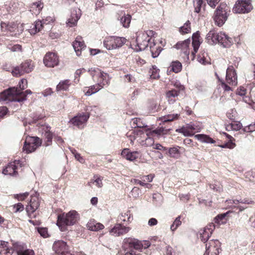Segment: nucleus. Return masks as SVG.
I'll use <instances>...</instances> for the list:
<instances>
[{
	"label": "nucleus",
	"instance_id": "1",
	"mask_svg": "<svg viewBox=\"0 0 255 255\" xmlns=\"http://www.w3.org/2000/svg\"><path fill=\"white\" fill-rule=\"evenodd\" d=\"M93 80L97 82L96 86L102 89L104 86H108L110 82L109 75L97 68H92L88 70Z\"/></svg>",
	"mask_w": 255,
	"mask_h": 255
},
{
	"label": "nucleus",
	"instance_id": "2",
	"mask_svg": "<svg viewBox=\"0 0 255 255\" xmlns=\"http://www.w3.org/2000/svg\"><path fill=\"white\" fill-rule=\"evenodd\" d=\"M222 88L225 91H233L232 87L237 85V75L233 66H229L226 71V82L219 79Z\"/></svg>",
	"mask_w": 255,
	"mask_h": 255
},
{
	"label": "nucleus",
	"instance_id": "3",
	"mask_svg": "<svg viewBox=\"0 0 255 255\" xmlns=\"http://www.w3.org/2000/svg\"><path fill=\"white\" fill-rule=\"evenodd\" d=\"M230 8L225 3H221L215 11L213 19L219 26H222L228 18Z\"/></svg>",
	"mask_w": 255,
	"mask_h": 255
},
{
	"label": "nucleus",
	"instance_id": "4",
	"mask_svg": "<svg viewBox=\"0 0 255 255\" xmlns=\"http://www.w3.org/2000/svg\"><path fill=\"white\" fill-rule=\"evenodd\" d=\"M97 109L96 106H88L86 108L85 111L86 113H82L77 115L73 118L70 122L74 126H76L79 128H83L86 126L88 120L90 115H93L92 111Z\"/></svg>",
	"mask_w": 255,
	"mask_h": 255
},
{
	"label": "nucleus",
	"instance_id": "5",
	"mask_svg": "<svg viewBox=\"0 0 255 255\" xmlns=\"http://www.w3.org/2000/svg\"><path fill=\"white\" fill-rule=\"evenodd\" d=\"M80 219L79 214L75 210H71L68 213H63L58 216L57 225L60 226H72Z\"/></svg>",
	"mask_w": 255,
	"mask_h": 255
},
{
	"label": "nucleus",
	"instance_id": "6",
	"mask_svg": "<svg viewBox=\"0 0 255 255\" xmlns=\"http://www.w3.org/2000/svg\"><path fill=\"white\" fill-rule=\"evenodd\" d=\"M0 26L2 31L9 32L10 35L12 36H17L23 32L24 29L23 24L14 22L7 23L1 22Z\"/></svg>",
	"mask_w": 255,
	"mask_h": 255
},
{
	"label": "nucleus",
	"instance_id": "7",
	"mask_svg": "<svg viewBox=\"0 0 255 255\" xmlns=\"http://www.w3.org/2000/svg\"><path fill=\"white\" fill-rule=\"evenodd\" d=\"M126 41L127 39L125 37L110 36L105 39L103 44L107 50H111L121 47Z\"/></svg>",
	"mask_w": 255,
	"mask_h": 255
},
{
	"label": "nucleus",
	"instance_id": "8",
	"mask_svg": "<svg viewBox=\"0 0 255 255\" xmlns=\"http://www.w3.org/2000/svg\"><path fill=\"white\" fill-rule=\"evenodd\" d=\"M33 62L31 60H27L22 62L19 66L13 68L12 74L13 76L19 77L25 73L31 72L34 68Z\"/></svg>",
	"mask_w": 255,
	"mask_h": 255
},
{
	"label": "nucleus",
	"instance_id": "9",
	"mask_svg": "<svg viewBox=\"0 0 255 255\" xmlns=\"http://www.w3.org/2000/svg\"><path fill=\"white\" fill-rule=\"evenodd\" d=\"M41 144V140L38 137H27L23 147L26 153H29L34 151Z\"/></svg>",
	"mask_w": 255,
	"mask_h": 255
},
{
	"label": "nucleus",
	"instance_id": "10",
	"mask_svg": "<svg viewBox=\"0 0 255 255\" xmlns=\"http://www.w3.org/2000/svg\"><path fill=\"white\" fill-rule=\"evenodd\" d=\"M151 38L149 35L145 32H140L136 38V47L135 50L136 51L144 50L148 46Z\"/></svg>",
	"mask_w": 255,
	"mask_h": 255
},
{
	"label": "nucleus",
	"instance_id": "11",
	"mask_svg": "<svg viewBox=\"0 0 255 255\" xmlns=\"http://www.w3.org/2000/svg\"><path fill=\"white\" fill-rule=\"evenodd\" d=\"M253 9L251 0H238L233 8L235 13H245Z\"/></svg>",
	"mask_w": 255,
	"mask_h": 255
},
{
	"label": "nucleus",
	"instance_id": "12",
	"mask_svg": "<svg viewBox=\"0 0 255 255\" xmlns=\"http://www.w3.org/2000/svg\"><path fill=\"white\" fill-rule=\"evenodd\" d=\"M221 243L218 240H209L206 244V252L204 255H218Z\"/></svg>",
	"mask_w": 255,
	"mask_h": 255
},
{
	"label": "nucleus",
	"instance_id": "13",
	"mask_svg": "<svg viewBox=\"0 0 255 255\" xmlns=\"http://www.w3.org/2000/svg\"><path fill=\"white\" fill-rule=\"evenodd\" d=\"M43 63L45 66L47 67H54L59 64V57L56 53L49 52L44 57Z\"/></svg>",
	"mask_w": 255,
	"mask_h": 255
},
{
	"label": "nucleus",
	"instance_id": "14",
	"mask_svg": "<svg viewBox=\"0 0 255 255\" xmlns=\"http://www.w3.org/2000/svg\"><path fill=\"white\" fill-rule=\"evenodd\" d=\"M216 225L214 223L209 224L203 229L200 230V237L202 242L204 243L208 242L209 239L211 236L212 232L215 229Z\"/></svg>",
	"mask_w": 255,
	"mask_h": 255
},
{
	"label": "nucleus",
	"instance_id": "15",
	"mask_svg": "<svg viewBox=\"0 0 255 255\" xmlns=\"http://www.w3.org/2000/svg\"><path fill=\"white\" fill-rule=\"evenodd\" d=\"M81 15V10L79 8H75L72 9L71 15L66 22L67 25L71 27L76 26Z\"/></svg>",
	"mask_w": 255,
	"mask_h": 255
},
{
	"label": "nucleus",
	"instance_id": "16",
	"mask_svg": "<svg viewBox=\"0 0 255 255\" xmlns=\"http://www.w3.org/2000/svg\"><path fill=\"white\" fill-rule=\"evenodd\" d=\"M50 128L49 126L44 125H41L39 128V131L42 133L43 137L46 140V146L51 144L53 138V134L50 131Z\"/></svg>",
	"mask_w": 255,
	"mask_h": 255
},
{
	"label": "nucleus",
	"instance_id": "17",
	"mask_svg": "<svg viewBox=\"0 0 255 255\" xmlns=\"http://www.w3.org/2000/svg\"><path fill=\"white\" fill-rule=\"evenodd\" d=\"M38 196V194L37 193L31 195L29 205L26 208V210L28 214L33 213L38 208L39 206V199Z\"/></svg>",
	"mask_w": 255,
	"mask_h": 255
},
{
	"label": "nucleus",
	"instance_id": "18",
	"mask_svg": "<svg viewBox=\"0 0 255 255\" xmlns=\"http://www.w3.org/2000/svg\"><path fill=\"white\" fill-rule=\"evenodd\" d=\"M130 230L129 227H125L121 224H116L110 231V234L114 236H120L128 233Z\"/></svg>",
	"mask_w": 255,
	"mask_h": 255
},
{
	"label": "nucleus",
	"instance_id": "19",
	"mask_svg": "<svg viewBox=\"0 0 255 255\" xmlns=\"http://www.w3.org/2000/svg\"><path fill=\"white\" fill-rule=\"evenodd\" d=\"M16 90L15 87H11L4 90L0 93V102H5L6 103L9 102H12L13 100V93L15 92Z\"/></svg>",
	"mask_w": 255,
	"mask_h": 255
},
{
	"label": "nucleus",
	"instance_id": "20",
	"mask_svg": "<svg viewBox=\"0 0 255 255\" xmlns=\"http://www.w3.org/2000/svg\"><path fill=\"white\" fill-rule=\"evenodd\" d=\"M15 89L16 90L15 92L13 93V100L12 101L21 102L26 100V96L28 94H31L32 93L31 91L30 90H27L24 92L22 91L19 89H18V88H15Z\"/></svg>",
	"mask_w": 255,
	"mask_h": 255
},
{
	"label": "nucleus",
	"instance_id": "21",
	"mask_svg": "<svg viewBox=\"0 0 255 255\" xmlns=\"http://www.w3.org/2000/svg\"><path fill=\"white\" fill-rule=\"evenodd\" d=\"M53 250L57 254L64 255L67 251L68 247L65 242L58 241L54 243Z\"/></svg>",
	"mask_w": 255,
	"mask_h": 255
},
{
	"label": "nucleus",
	"instance_id": "22",
	"mask_svg": "<svg viewBox=\"0 0 255 255\" xmlns=\"http://www.w3.org/2000/svg\"><path fill=\"white\" fill-rule=\"evenodd\" d=\"M218 43H220L224 47H229L233 44L232 39L229 37L225 33L219 32Z\"/></svg>",
	"mask_w": 255,
	"mask_h": 255
},
{
	"label": "nucleus",
	"instance_id": "23",
	"mask_svg": "<svg viewBox=\"0 0 255 255\" xmlns=\"http://www.w3.org/2000/svg\"><path fill=\"white\" fill-rule=\"evenodd\" d=\"M124 246L125 248L129 247L135 250H140L143 246L139 241L132 238H126L124 240Z\"/></svg>",
	"mask_w": 255,
	"mask_h": 255
},
{
	"label": "nucleus",
	"instance_id": "24",
	"mask_svg": "<svg viewBox=\"0 0 255 255\" xmlns=\"http://www.w3.org/2000/svg\"><path fill=\"white\" fill-rule=\"evenodd\" d=\"M180 91L176 89H171L166 92L165 97L169 104H174L178 99Z\"/></svg>",
	"mask_w": 255,
	"mask_h": 255
},
{
	"label": "nucleus",
	"instance_id": "25",
	"mask_svg": "<svg viewBox=\"0 0 255 255\" xmlns=\"http://www.w3.org/2000/svg\"><path fill=\"white\" fill-rule=\"evenodd\" d=\"M190 43V40L186 39L183 41L179 42L175 45V48L177 49H181L182 52L189 58V46Z\"/></svg>",
	"mask_w": 255,
	"mask_h": 255
},
{
	"label": "nucleus",
	"instance_id": "26",
	"mask_svg": "<svg viewBox=\"0 0 255 255\" xmlns=\"http://www.w3.org/2000/svg\"><path fill=\"white\" fill-rule=\"evenodd\" d=\"M200 33L199 31H197L196 32L193 34L192 35V45L193 47V51L192 52V60H193L195 58V55L196 53H197L199 47L200 45Z\"/></svg>",
	"mask_w": 255,
	"mask_h": 255
},
{
	"label": "nucleus",
	"instance_id": "27",
	"mask_svg": "<svg viewBox=\"0 0 255 255\" xmlns=\"http://www.w3.org/2000/svg\"><path fill=\"white\" fill-rule=\"evenodd\" d=\"M73 47L77 55L80 56L81 52L85 47L84 41L82 40L81 36H77L73 43Z\"/></svg>",
	"mask_w": 255,
	"mask_h": 255
},
{
	"label": "nucleus",
	"instance_id": "28",
	"mask_svg": "<svg viewBox=\"0 0 255 255\" xmlns=\"http://www.w3.org/2000/svg\"><path fill=\"white\" fill-rule=\"evenodd\" d=\"M139 152L136 151L130 152L128 148L124 149L121 153V155L127 160L133 161L138 158Z\"/></svg>",
	"mask_w": 255,
	"mask_h": 255
},
{
	"label": "nucleus",
	"instance_id": "29",
	"mask_svg": "<svg viewBox=\"0 0 255 255\" xmlns=\"http://www.w3.org/2000/svg\"><path fill=\"white\" fill-rule=\"evenodd\" d=\"M17 166L15 165V162L9 163L2 170V173L10 176H17L18 172L16 171Z\"/></svg>",
	"mask_w": 255,
	"mask_h": 255
},
{
	"label": "nucleus",
	"instance_id": "30",
	"mask_svg": "<svg viewBox=\"0 0 255 255\" xmlns=\"http://www.w3.org/2000/svg\"><path fill=\"white\" fill-rule=\"evenodd\" d=\"M219 32L215 30H210L207 35L206 40L210 45L218 43Z\"/></svg>",
	"mask_w": 255,
	"mask_h": 255
},
{
	"label": "nucleus",
	"instance_id": "31",
	"mask_svg": "<svg viewBox=\"0 0 255 255\" xmlns=\"http://www.w3.org/2000/svg\"><path fill=\"white\" fill-rule=\"evenodd\" d=\"M87 228L92 231H98L104 229L103 224L97 223L95 220H90L87 224Z\"/></svg>",
	"mask_w": 255,
	"mask_h": 255
},
{
	"label": "nucleus",
	"instance_id": "32",
	"mask_svg": "<svg viewBox=\"0 0 255 255\" xmlns=\"http://www.w3.org/2000/svg\"><path fill=\"white\" fill-rule=\"evenodd\" d=\"M7 242L1 241L0 245V255H11L13 253V250L9 248L8 246Z\"/></svg>",
	"mask_w": 255,
	"mask_h": 255
},
{
	"label": "nucleus",
	"instance_id": "33",
	"mask_svg": "<svg viewBox=\"0 0 255 255\" xmlns=\"http://www.w3.org/2000/svg\"><path fill=\"white\" fill-rule=\"evenodd\" d=\"M14 248L17 255H34V252L32 250L24 249L21 246L18 244L14 246Z\"/></svg>",
	"mask_w": 255,
	"mask_h": 255
},
{
	"label": "nucleus",
	"instance_id": "34",
	"mask_svg": "<svg viewBox=\"0 0 255 255\" xmlns=\"http://www.w3.org/2000/svg\"><path fill=\"white\" fill-rule=\"evenodd\" d=\"M131 16L130 14L124 13L119 20L120 23L125 28H128L129 26Z\"/></svg>",
	"mask_w": 255,
	"mask_h": 255
},
{
	"label": "nucleus",
	"instance_id": "35",
	"mask_svg": "<svg viewBox=\"0 0 255 255\" xmlns=\"http://www.w3.org/2000/svg\"><path fill=\"white\" fill-rule=\"evenodd\" d=\"M195 137L196 139L202 142L207 143H214L215 142V141L209 136L204 134H196L195 135Z\"/></svg>",
	"mask_w": 255,
	"mask_h": 255
},
{
	"label": "nucleus",
	"instance_id": "36",
	"mask_svg": "<svg viewBox=\"0 0 255 255\" xmlns=\"http://www.w3.org/2000/svg\"><path fill=\"white\" fill-rule=\"evenodd\" d=\"M167 132V129H165L163 127H160L154 130L149 131L146 133V136H153L154 134L160 136L161 134H166Z\"/></svg>",
	"mask_w": 255,
	"mask_h": 255
},
{
	"label": "nucleus",
	"instance_id": "37",
	"mask_svg": "<svg viewBox=\"0 0 255 255\" xmlns=\"http://www.w3.org/2000/svg\"><path fill=\"white\" fill-rule=\"evenodd\" d=\"M224 134H225L227 137L229 139V141L220 145V147L222 148H228L230 149L234 148L236 146V144L233 142V140H235V139L227 133H224Z\"/></svg>",
	"mask_w": 255,
	"mask_h": 255
},
{
	"label": "nucleus",
	"instance_id": "38",
	"mask_svg": "<svg viewBox=\"0 0 255 255\" xmlns=\"http://www.w3.org/2000/svg\"><path fill=\"white\" fill-rule=\"evenodd\" d=\"M149 47L152 57L154 58L157 57L162 50V48L160 46H155L154 42L152 44L150 43Z\"/></svg>",
	"mask_w": 255,
	"mask_h": 255
},
{
	"label": "nucleus",
	"instance_id": "39",
	"mask_svg": "<svg viewBox=\"0 0 255 255\" xmlns=\"http://www.w3.org/2000/svg\"><path fill=\"white\" fill-rule=\"evenodd\" d=\"M132 220V214L129 210L127 211L126 213H122L119 216V221L130 222Z\"/></svg>",
	"mask_w": 255,
	"mask_h": 255
},
{
	"label": "nucleus",
	"instance_id": "40",
	"mask_svg": "<svg viewBox=\"0 0 255 255\" xmlns=\"http://www.w3.org/2000/svg\"><path fill=\"white\" fill-rule=\"evenodd\" d=\"M228 212L226 213H223L221 214H219L217 215L214 219V224H217L218 225L224 224L227 222V219H226V217L228 214Z\"/></svg>",
	"mask_w": 255,
	"mask_h": 255
},
{
	"label": "nucleus",
	"instance_id": "41",
	"mask_svg": "<svg viewBox=\"0 0 255 255\" xmlns=\"http://www.w3.org/2000/svg\"><path fill=\"white\" fill-rule=\"evenodd\" d=\"M70 85V81L69 80H65L59 82L56 87V89L57 91H66L68 89Z\"/></svg>",
	"mask_w": 255,
	"mask_h": 255
},
{
	"label": "nucleus",
	"instance_id": "42",
	"mask_svg": "<svg viewBox=\"0 0 255 255\" xmlns=\"http://www.w3.org/2000/svg\"><path fill=\"white\" fill-rule=\"evenodd\" d=\"M190 22L187 20L179 29L180 32L182 34H186L191 32Z\"/></svg>",
	"mask_w": 255,
	"mask_h": 255
},
{
	"label": "nucleus",
	"instance_id": "43",
	"mask_svg": "<svg viewBox=\"0 0 255 255\" xmlns=\"http://www.w3.org/2000/svg\"><path fill=\"white\" fill-rule=\"evenodd\" d=\"M100 90V88L98 87H97L96 84H95L90 86L87 91H85V90H84V91L85 92V95L86 96H89L98 92Z\"/></svg>",
	"mask_w": 255,
	"mask_h": 255
},
{
	"label": "nucleus",
	"instance_id": "44",
	"mask_svg": "<svg viewBox=\"0 0 255 255\" xmlns=\"http://www.w3.org/2000/svg\"><path fill=\"white\" fill-rule=\"evenodd\" d=\"M169 153L171 157L177 158L180 156V152L178 147H174L169 149Z\"/></svg>",
	"mask_w": 255,
	"mask_h": 255
},
{
	"label": "nucleus",
	"instance_id": "45",
	"mask_svg": "<svg viewBox=\"0 0 255 255\" xmlns=\"http://www.w3.org/2000/svg\"><path fill=\"white\" fill-rule=\"evenodd\" d=\"M176 131L182 133L185 136H191L194 134V132L190 131L187 126L186 128L183 127L179 129H177Z\"/></svg>",
	"mask_w": 255,
	"mask_h": 255
},
{
	"label": "nucleus",
	"instance_id": "46",
	"mask_svg": "<svg viewBox=\"0 0 255 255\" xmlns=\"http://www.w3.org/2000/svg\"><path fill=\"white\" fill-rule=\"evenodd\" d=\"M171 67L172 71L175 73H178L182 69V64L179 61L172 62Z\"/></svg>",
	"mask_w": 255,
	"mask_h": 255
},
{
	"label": "nucleus",
	"instance_id": "47",
	"mask_svg": "<svg viewBox=\"0 0 255 255\" xmlns=\"http://www.w3.org/2000/svg\"><path fill=\"white\" fill-rule=\"evenodd\" d=\"M242 127V125L241 123H231V124L228 125L227 126V127L226 128L228 130H229L230 129H232L233 130H238L241 129Z\"/></svg>",
	"mask_w": 255,
	"mask_h": 255
},
{
	"label": "nucleus",
	"instance_id": "48",
	"mask_svg": "<svg viewBox=\"0 0 255 255\" xmlns=\"http://www.w3.org/2000/svg\"><path fill=\"white\" fill-rule=\"evenodd\" d=\"M147 136V137L145 138V140L141 141V144L142 145H145L146 146H151L153 145L154 142L153 138L150 137V136Z\"/></svg>",
	"mask_w": 255,
	"mask_h": 255
},
{
	"label": "nucleus",
	"instance_id": "49",
	"mask_svg": "<svg viewBox=\"0 0 255 255\" xmlns=\"http://www.w3.org/2000/svg\"><path fill=\"white\" fill-rule=\"evenodd\" d=\"M180 216L177 217L174 221L173 222V224L170 226V229L172 231H175L177 228L181 225V221L180 220Z\"/></svg>",
	"mask_w": 255,
	"mask_h": 255
},
{
	"label": "nucleus",
	"instance_id": "50",
	"mask_svg": "<svg viewBox=\"0 0 255 255\" xmlns=\"http://www.w3.org/2000/svg\"><path fill=\"white\" fill-rule=\"evenodd\" d=\"M159 69H157L155 66H152V69H150L149 73L151 74L150 77L152 79H157L159 77L158 73Z\"/></svg>",
	"mask_w": 255,
	"mask_h": 255
},
{
	"label": "nucleus",
	"instance_id": "51",
	"mask_svg": "<svg viewBox=\"0 0 255 255\" xmlns=\"http://www.w3.org/2000/svg\"><path fill=\"white\" fill-rule=\"evenodd\" d=\"M44 26L41 20H38L36 21L34 24L35 32L34 33L40 31L44 27Z\"/></svg>",
	"mask_w": 255,
	"mask_h": 255
},
{
	"label": "nucleus",
	"instance_id": "52",
	"mask_svg": "<svg viewBox=\"0 0 255 255\" xmlns=\"http://www.w3.org/2000/svg\"><path fill=\"white\" fill-rule=\"evenodd\" d=\"M37 231L40 236L44 238H47L49 237V234L48 233V230L46 228H38Z\"/></svg>",
	"mask_w": 255,
	"mask_h": 255
},
{
	"label": "nucleus",
	"instance_id": "53",
	"mask_svg": "<svg viewBox=\"0 0 255 255\" xmlns=\"http://www.w3.org/2000/svg\"><path fill=\"white\" fill-rule=\"evenodd\" d=\"M7 48L10 50L12 52H16L20 51L21 49V45L19 44H14L12 45V44H8L7 45Z\"/></svg>",
	"mask_w": 255,
	"mask_h": 255
},
{
	"label": "nucleus",
	"instance_id": "54",
	"mask_svg": "<svg viewBox=\"0 0 255 255\" xmlns=\"http://www.w3.org/2000/svg\"><path fill=\"white\" fill-rule=\"evenodd\" d=\"M178 116L179 115L177 114L168 115L167 117H164L163 122H166L172 121L174 120L177 119Z\"/></svg>",
	"mask_w": 255,
	"mask_h": 255
},
{
	"label": "nucleus",
	"instance_id": "55",
	"mask_svg": "<svg viewBox=\"0 0 255 255\" xmlns=\"http://www.w3.org/2000/svg\"><path fill=\"white\" fill-rule=\"evenodd\" d=\"M91 183H95L96 185L99 188L102 187L103 186L102 179L100 177H97L94 180H91L89 184H90Z\"/></svg>",
	"mask_w": 255,
	"mask_h": 255
},
{
	"label": "nucleus",
	"instance_id": "56",
	"mask_svg": "<svg viewBox=\"0 0 255 255\" xmlns=\"http://www.w3.org/2000/svg\"><path fill=\"white\" fill-rule=\"evenodd\" d=\"M243 130L244 132H251L255 131V124H250V125L245 127Z\"/></svg>",
	"mask_w": 255,
	"mask_h": 255
},
{
	"label": "nucleus",
	"instance_id": "57",
	"mask_svg": "<svg viewBox=\"0 0 255 255\" xmlns=\"http://www.w3.org/2000/svg\"><path fill=\"white\" fill-rule=\"evenodd\" d=\"M29 195L28 192L20 193L15 195V197L19 201L24 200Z\"/></svg>",
	"mask_w": 255,
	"mask_h": 255
},
{
	"label": "nucleus",
	"instance_id": "58",
	"mask_svg": "<svg viewBox=\"0 0 255 255\" xmlns=\"http://www.w3.org/2000/svg\"><path fill=\"white\" fill-rule=\"evenodd\" d=\"M27 80L25 79H21L19 82V88L18 89L22 90L26 88Z\"/></svg>",
	"mask_w": 255,
	"mask_h": 255
},
{
	"label": "nucleus",
	"instance_id": "59",
	"mask_svg": "<svg viewBox=\"0 0 255 255\" xmlns=\"http://www.w3.org/2000/svg\"><path fill=\"white\" fill-rule=\"evenodd\" d=\"M208 4L212 8H215L220 0H205Z\"/></svg>",
	"mask_w": 255,
	"mask_h": 255
},
{
	"label": "nucleus",
	"instance_id": "60",
	"mask_svg": "<svg viewBox=\"0 0 255 255\" xmlns=\"http://www.w3.org/2000/svg\"><path fill=\"white\" fill-rule=\"evenodd\" d=\"M8 109L4 106L0 107V118H3L7 113Z\"/></svg>",
	"mask_w": 255,
	"mask_h": 255
},
{
	"label": "nucleus",
	"instance_id": "61",
	"mask_svg": "<svg viewBox=\"0 0 255 255\" xmlns=\"http://www.w3.org/2000/svg\"><path fill=\"white\" fill-rule=\"evenodd\" d=\"M13 208L15 209V212H21L24 209V206L21 203H19L15 204L13 206Z\"/></svg>",
	"mask_w": 255,
	"mask_h": 255
},
{
	"label": "nucleus",
	"instance_id": "62",
	"mask_svg": "<svg viewBox=\"0 0 255 255\" xmlns=\"http://www.w3.org/2000/svg\"><path fill=\"white\" fill-rule=\"evenodd\" d=\"M133 124L135 125V127L143 128L145 127L140 122V119L135 118L132 119Z\"/></svg>",
	"mask_w": 255,
	"mask_h": 255
},
{
	"label": "nucleus",
	"instance_id": "63",
	"mask_svg": "<svg viewBox=\"0 0 255 255\" xmlns=\"http://www.w3.org/2000/svg\"><path fill=\"white\" fill-rule=\"evenodd\" d=\"M187 127L189 128L190 131H192L193 132V131H196V132L199 131L200 128H198V126H196L194 124H192L191 123L190 124H188L187 126Z\"/></svg>",
	"mask_w": 255,
	"mask_h": 255
},
{
	"label": "nucleus",
	"instance_id": "64",
	"mask_svg": "<svg viewBox=\"0 0 255 255\" xmlns=\"http://www.w3.org/2000/svg\"><path fill=\"white\" fill-rule=\"evenodd\" d=\"M246 89L243 87H240L238 89L237 94L241 96H245L246 94Z\"/></svg>",
	"mask_w": 255,
	"mask_h": 255
}]
</instances>
